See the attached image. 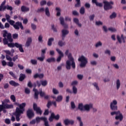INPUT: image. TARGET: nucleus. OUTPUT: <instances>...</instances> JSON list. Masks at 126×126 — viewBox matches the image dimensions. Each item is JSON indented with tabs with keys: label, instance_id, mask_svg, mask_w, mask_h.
Returning a JSON list of instances; mask_svg holds the SVG:
<instances>
[{
	"label": "nucleus",
	"instance_id": "nucleus-42",
	"mask_svg": "<svg viewBox=\"0 0 126 126\" xmlns=\"http://www.w3.org/2000/svg\"><path fill=\"white\" fill-rule=\"evenodd\" d=\"M56 10H57V16H61V9L59 7H56Z\"/></svg>",
	"mask_w": 126,
	"mask_h": 126
},
{
	"label": "nucleus",
	"instance_id": "nucleus-6",
	"mask_svg": "<svg viewBox=\"0 0 126 126\" xmlns=\"http://www.w3.org/2000/svg\"><path fill=\"white\" fill-rule=\"evenodd\" d=\"M33 91L34 92V99H35L36 100H38L39 99V94L40 96V97H44L45 94V92L40 91L39 92H38V90L34 88L33 89Z\"/></svg>",
	"mask_w": 126,
	"mask_h": 126
},
{
	"label": "nucleus",
	"instance_id": "nucleus-30",
	"mask_svg": "<svg viewBox=\"0 0 126 126\" xmlns=\"http://www.w3.org/2000/svg\"><path fill=\"white\" fill-rule=\"evenodd\" d=\"M46 62H47V63H55V62H56V59H55V58L52 57V58H48L46 60Z\"/></svg>",
	"mask_w": 126,
	"mask_h": 126
},
{
	"label": "nucleus",
	"instance_id": "nucleus-47",
	"mask_svg": "<svg viewBox=\"0 0 126 126\" xmlns=\"http://www.w3.org/2000/svg\"><path fill=\"white\" fill-rule=\"evenodd\" d=\"M93 85H94V87L95 88V89H96V90H97V91H99V90H100V89L99 88V87L98 86V83H93Z\"/></svg>",
	"mask_w": 126,
	"mask_h": 126
},
{
	"label": "nucleus",
	"instance_id": "nucleus-62",
	"mask_svg": "<svg viewBox=\"0 0 126 126\" xmlns=\"http://www.w3.org/2000/svg\"><path fill=\"white\" fill-rule=\"evenodd\" d=\"M31 27L33 30H36V28H37V27L36 26V25L34 24H31Z\"/></svg>",
	"mask_w": 126,
	"mask_h": 126
},
{
	"label": "nucleus",
	"instance_id": "nucleus-7",
	"mask_svg": "<svg viewBox=\"0 0 126 126\" xmlns=\"http://www.w3.org/2000/svg\"><path fill=\"white\" fill-rule=\"evenodd\" d=\"M103 3L104 10H109V9H112V8H113V6L111 4L114 5V2L112 1L110 2L104 1H103Z\"/></svg>",
	"mask_w": 126,
	"mask_h": 126
},
{
	"label": "nucleus",
	"instance_id": "nucleus-34",
	"mask_svg": "<svg viewBox=\"0 0 126 126\" xmlns=\"http://www.w3.org/2000/svg\"><path fill=\"white\" fill-rule=\"evenodd\" d=\"M116 86L118 90L120 89V87H121V82L119 79H118L116 81Z\"/></svg>",
	"mask_w": 126,
	"mask_h": 126
},
{
	"label": "nucleus",
	"instance_id": "nucleus-49",
	"mask_svg": "<svg viewBox=\"0 0 126 126\" xmlns=\"http://www.w3.org/2000/svg\"><path fill=\"white\" fill-rule=\"evenodd\" d=\"M94 18H95V15L93 14L89 16V19L90 21H93L94 20Z\"/></svg>",
	"mask_w": 126,
	"mask_h": 126
},
{
	"label": "nucleus",
	"instance_id": "nucleus-15",
	"mask_svg": "<svg viewBox=\"0 0 126 126\" xmlns=\"http://www.w3.org/2000/svg\"><path fill=\"white\" fill-rule=\"evenodd\" d=\"M126 37H124V35L122 34L121 36H120V35H118L117 36V39L119 42V43H120V44H122V40L123 42V43H126V40H125V38Z\"/></svg>",
	"mask_w": 126,
	"mask_h": 126
},
{
	"label": "nucleus",
	"instance_id": "nucleus-4",
	"mask_svg": "<svg viewBox=\"0 0 126 126\" xmlns=\"http://www.w3.org/2000/svg\"><path fill=\"white\" fill-rule=\"evenodd\" d=\"M7 46L8 47H9V48H14V47H16V48H18L19 49L21 53H24V50H23V48H22V45L19 44L17 42H16L15 43H8Z\"/></svg>",
	"mask_w": 126,
	"mask_h": 126
},
{
	"label": "nucleus",
	"instance_id": "nucleus-50",
	"mask_svg": "<svg viewBox=\"0 0 126 126\" xmlns=\"http://www.w3.org/2000/svg\"><path fill=\"white\" fill-rule=\"evenodd\" d=\"M8 22H9V24H10L12 26H13V27H14V24L15 23V22L14 21L10 20L9 21H8Z\"/></svg>",
	"mask_w": 126,
	"mask_h": 126
},
{
	"label": "nucleus",
	"instance_id": "nucleus-51",
	"mask_svg": "<svg viewBox=\"0 0 126 126\" xmlns=\"http://www.w3.org/2000/svg\"><path fill=\"white\" fill-rule=\"evenodd\" d=\"M95 25L96 26H100V25H103V23L100 21L95 22Z\"/></svg>",
	"mask_w": 126,
	"mask_h": 126
},
{
	"label": "nucleus",
	"instance_id": "nucleus-38",
	"mask_svg": "<svg viewBox=\"0 0 126 126\" xmlns=\"http://www.w3.org/2000/svg\"><path fill=\"white\" fill-rule=\"evenodd\" d=\"M45 11L46 15H47V16L49 17L50 15V11L49 10V8L46 7Z\"/></svg>",
	"mask_w": 126,
	"mask_h": 126
},
{
	"label": "nucleus",
	"instance_id": "nucleus-2",
	"mask_svg": "<svg viewBox=\"0 0 126 126\" xmlns=\"http://www.w3.org/2000/svg\"><path fill=\"white\" fill-rule=\"evenodd\" d=\"M68 60H67L66 62V68L67 70H70V68H71V66L73 69L75 68V62H74V59L73 58H72V56H71V54H69L68 55Z\"/></svg>",
	"mask_w": 126,
	"mask_h": 126
},
{
	"label": "nucleus",
	"instance_id": "nucleus-54",
	"mask_svg": "<svg viewBox=\"0 0 126 126\" xmlns=\"http://www.w3.org/2000/svg\"><path fill=\"white\" fill-rule=\"evenodd\" d=\"M9 74H10V75H11L12 77H13L14 78H17L16 75H15L14 73H13V72L12 71H10L9 72Z\"/></svg>",
	"mask_w": 126,
	"mask_h": 126
},
{
	"label": "nucleus",
	"instance_id": "nucleus-29",
	"mask_svg": "<svg viewBox=\"0 0 126 126\" xmlns=\"http://www.w3.org/2000/svg\"><path fill=\"white\" fill-rule=\"evenodd\" d=\"M41 121H45V117H37L35 118V122H36L37 124H38Z\"/></svg>",
	"mask_w": 126,
	"mask_h": 126
},
{
	"label": "nucleus",
	"instance_id": "nucleus-43",
	"mask_svg": "<svg viewBox=\"0 0 126 126\" xmlns=\"http://www.w3.org/2000/svg\"><path fill=\"white\" fill-rule=\"evenodd\" d=\"M80 13L81 14H84L85 13V8L84 7H82L80 9Z\"/></svg>",
	"mask_w": 126,
	"mask_h": 126
},
{
	"label": "nucleus",
	"instance_id": "nucleus-60",
	"mask_svg": "<svg viewBox=\"0 0 126 126\" xmlns=\"http://www.w3.org/2000/svg\"><path fill=\"white\" fill-rule=\"evenodd\" d=\"M5 17H6V19L7 22H8V21H9V20H10V16H9V15L6 14Z\"/></svg>",
	"mask_w": 126,
	"mask_h": 126
},
{
	"label": "nucleus",
	"instance_id": "nucleus-32",
	"mask_svg": "<svg viewBox=\"0 0 126 126\" xmlns=\"http://www.w3.org/2000/svg\"><path fill=\"white\" fill-rule=\"evenodd\" d=\"M58 45L60 47H63L65 45V42L60 40L58 41Z\"/></svg>",
	"mask_w": 126,
	"mask_h": 126
},
{
	"label": "nucleus",
	"instance_id": "nucleus-52",
	"mask_svg": "<svg viewBox=\"0 0 126 126\" xmlns=\"http://www.w3.org/2000/svg\"><path fill=\"white\" fill-rule=\"evenodd\" d=\"M31 63L34 65H36L37 64V60L32 59L31 60Z\"/></svg>",
	"mask_w": 126,
	"mask_h": 126
},
{
	"label": "nucleus",
	"instance_id": "nucleus-16",
	"mask_svg": "<svg viewBox=\"0 0 126 126\" xmlns=\"http://www.w3.org/2000/svg\"><path fill=\"white\" fill-rule=\"evenodd\" d=\"M6 3V1L4 0L1 3L0 5V11H4L5 9H6V5L5 6V3Z\"/></svg>",
	"mask_w": 126,
	"mask_h": 126
},
{
	"label": "nucleus",
	"instance_id": "nucleus-61",
	"mask_svg": "<svg viewBox=\"0 0 126 126\" xmlns=\"http://www.w3.org/2000/svg\"><path fill=\"white\" fill-rule=\"evenodd\" d=\"M100 46H102V42L99 41L97 43L95 44V47L98 48V47H100Z\"/></svg>",
	"mask_w": 126,
	"mask_h": 126
},
{
	"label": "nucleus",
	"instance_id": "nucleus-31",
	"mask_svg": "<svg viewBox=\"0 0 126 126\" xmlns=\"http://www.w3.org/2000/svg\"><path fill=\"white\" fill-rule=\"evenodd\" d=\"M78 109H79L80 111H84V106H83V103H79L78 104Z\"/></svg>",
	"mask_w": 126,
	"mask_h": 126
},
{
	"label": "nucleus",
	"instance_id": "nucleus-8",
	"mask_svg": "<svg viewBox=\"0 0 126 126\" xmlns=\"http://www.w3.org/2000/svg\"><path fill=\"white\" fill-rule=\"evenodd\" d=\"M48 120L50 123H52L54 120H56V121H59L60 120V115L57 114V115H55V113L52 112Z\"/></svg>",
	"mask_w": 126,
	"mask_h": 126
},
{
	"label": "nucleus",
	"instance_id": "nucleus-19",
	"mask_svg": "<svg viewBox=\"0 0 126 126\" xmlns=\"http://www.w3.org/2000/svg\"><path fill=\"white\" fill-rule=\"evenodd\" d=\"M32 43V37H30L28 38L26 43L25 44L26 47H30V45Z\"/></svg>",
	"mask_w": 126,
	"mask_h": 126
},
{
	"label": "nucleus",
	"instance_id": "nucleus-55",
	"mask_svg": "<svg viewBox=\"0 0 126 126\" xmlns=\"http://www.w3.org/2000/svg\"><path fill=\"white\" fill-rule=\"evenodd\" d=\"M75 107H76V106H75V104L74 103V102L72 101L71 102V109H72L73 110V109H75Z\"/></svg>",
	"mask_w": 126,
	"mask_h": 126
},
{
	"label": "nucleus",
	"instance_id": "nucleus-53",
	"mask_svg": "<svg viewBox=\"0 0 126 126\" xmlns=\"http://www.w3.org/2000/svg\"><path fill=\"white\" fill-rule=\"evenodd\" d=\"M63 122L65 126H68L69 125V120L65 119Z\"/></svg>",
	"mask_w": 126,
	"mask_h": 126
},
{
	"label": "nucleus",
	"instance_id": "nucleus-14",
	"mask_svg": "<svg viewBox=\"0 0 126 126\" xmlns=\"http://www.w3.org/2000/svg\"><path fill=\"white\" fill-rule=\"evenodd\" d=\"M56 51L60 55L59 57L57 59V62L58 63H60V62L62 61V58L63 57V52H62V51L59 50V48H57Z\"/></svg>",
	"mask_w": 126,
	"mask_h": 126
},
{
	"label": "nucleus",
	"instance_id": "nucleus-39",
	"mask_svg": "<svg viewBox=\"0 0 126 126\" xmlns=\"http://www.w3.org/2000/svg\"><path fill=\"white\" fill-rule=\"evenodd\" d=\"M41 85L42 86H47L48 85V82L47 80H41Z\"/></svg>",
	"mask_w": 126,
	"mask_h": 126
},
{
	"label": "nucleus",
	"instance_id": "nucleus-41",
	"mask_svg": "<svg viewBox=\"0 0 126 126\" xmlns=\"http://www.w3.org/2000/svg\"><path fill=\"white\" fill-rule=\"evenodd\" d=\"M43 121L44 122L45 126H50V125H49V122L48 121V119H47V118L45 117L44 120H43Z\"/></svg>",
	"mask_w": 126,
	"mask_h": 126
},
{
	"label": "nucleus",
	"instance_id": "nucleus-63",
	"mask_svg": "<svg viewBox=\"0 0 126 126\" xmlns=\"http://www.w3.org/2000/svg\"><path fill=\"white\" fill-rule=\"evenodd\" d=\"M49 109H45L44 113H43V115L44 116H48V115H49Z\"/></svg>",
	"mask_w": 126,
	"mask_h": 126
},
{
	"label": "nucleus",
	"instance_id": "nucleus-35",
	"mask_svg": "<svg viewBox=\"0 0 126 126\" xmlns=\"http://www.w3.org/2000/svg\"><path fill=\"white\" fill-rule=\"evenodd\" d=\"M75 1L77 3L75 4V7H79L81 5L80 0H75Z\"/></svg>",
	"mask_w": 126,
	"mask_h": 126
},
{
	"label": "nucleus",
	"instance_id": "nucleus-28",
	"mask_svg": "<svg viewBox=\"0 0 126 126\" xmlns=\"http://www.w3.org/2000/svg\"><path fill=\"white\" fill-rule=\"evenodd\" d=\"M54 40L55 39L53 37H51V38H50L49 39H48V41L47 42L48 46H49V47H51V46H52L53 42H54Z\"/></svg>",
	"mask_w": 126,
	"mask_h": 126
},
{
	"label": "nucleus",
	"instance_id": "nucleus-12",
	"mask_svg": "<svg viewBox=\"0 0 126 126\" xmlns=\"http://www.w3.org/2000/svg\"><path fill=\"white\" fill-rule=\"evenodd\" d=\"M14 28H15L16 30H19V29H21V30H23V29H24V28L22 25V23L20 22H16L14 25Z\"/></svg>",
	"mask_w": 126,
	"mask_h": 126
},
{
	"label": "nucleus",
	"instance_id": "nucleus-26",
	"mask_svg": "<svg viewBox=\"0 0 126 126\" xmlns=\"http://www.w3.org/2000/svg\"><path fill=\"white\" fill-rule=\"evenodd\" d=\"M28 86L30 88H32V87H34V88H36V87H37V85H36V83H33V84H32V83L30 81L28 83Z\"/></svg>",
	"mask_w": 126,
	"mask_h": 126
},
{
	"label": "nucleus",
	"instance_id": "nucleus-56",
	"mask_svg": "<svg viewBox=\"0 0 126 126\" xmlns=\"http://www.w3.org/2000/svg\"><path fill=\"white\" fill-rule=\"evenodd\" d=\"M38 61H40V62H44V60H45V56H42V57H38Z\"/></svg>",
	"mask_w": 126,
	"mask_h": 126
},
{
	"label": "nucleus",
	"instance_id": "nucleus-5",
	"mask_svg": "<svg viewBox=\"0 0 126 126\" xmlns=\"http://www.w3.org/2000/svg\"><path fill=\"white\" fill-rule=\"evenodd\" d=\"M78 61L81 63L80 64V66L81 67H85L88 63L87 59H86V58H85V57H84L83 55H82L80 57H79Z\"/></svg>",
	"mask_w": 126,
	"mask_h": 126
},
{
	"label": "nucleus",
	"instance_id": "nucleus-59",
	"mask_svg": "<svg viewBox=\"0 0 126 126\" xmlns=\"http://www.w3.org/2000/svg\"><path fill=\"white\" fill-rule=\"evenodd\" d=\"M25 92L26 94H30V89L27 88L25 89Z\"/></svg>",
	"mask_w": 126,
	"mask_h": 126
},
{
	"label": "nucleus",
	"instance_id": "nucleus-17",
	"mask_svg": "<svg viewBox=\"0 0 126 126\" xmlns=\"http://www.w3.org/2000/svg\"><path fill=\"white\" fill-rule=\"evenodd\" d=\"M21 10L22 12H28L30 10V8L25 5H22L21 7Z\"/></svg>",
	"mask_w": 126,
	"mask_h": 126
},
{
	"label": "nucleus",
	"instance_id": "nucleus-37",
	"mask_svg": "<svg viewBox=\"0 0 126 126\" xmlns=\"http://www.w3.org/2000/svg\"><path fill=\"white\" fill-rule=\"evenodd\" d=\"M10 99L14 103L16 102V98L15 97V95H14V94L11 95Z\"/></svg>",
	"mask_w": 126,
	"mask_h": 126
},
{
	"label": "nucleus",
	"instance_id": "nucleus-25",
	"mask_svg": "<svg viewBox=\"0 0 126 126\" xmlns=\"http://www.w3.org/2000/svg\"><path fill=\"white\" fill-rule=\"evenodd\" d=\"M92 1L93 3H95L96 6H99V7H102V6H103V3L98 2L97 0H92Z\"/></svg>",
	"mask_w": 126,
	"mask_h": 126
},
{
	"label": "nucleus",
	"instance_id": "nucleus-10",
	"mask_svg": "<svg viewBox=\"0 0 126 126\" xmlns=\"http://www.w3.org/2000/svg\"><path fill=\"white\" fill-rule=\"evenodd\" d=\"M9 102H10V100H9V99H5L3 100V101H1L2 105V103H3L4 106H6L7 107L8 106V108H6V109H13V105L8 104L7 103H9Z\"/></svg>",
	"mask_w": 126,
	"mask_h": 126
},
{
	"label": "nucleus",
	"instance_id": "nucleus-64",
	"mask_svg": "<svg viewBox=\"0 0 126 126\" xmlns=\"http://www.w3.org/2000/svg\"><path fill=\"white\" fill-rule=\"evenodd\" d=\"M38 41L40 43L43 42V36H42L41 35L38 36Z\"/></svg>",
	"mask_w": 126,
	"mask_h": 126
},
{
	"label": "nucleus",
	"instance_id": "nucleus-45",
	"mask_svg": "<svg viewBox=\"0 0 126 126\" xmlns=\"http://www.w3.org/2000/svg\"><path fill=\"white\" fill-rule=\"evenodd\" d=\"M6 9L7 10H10V11H12L13 10V8H12V6H9V5H6Z\"/></svg>",
	"mask_w": 126,
	"mask_h": 126
},
{
	"label": "nucleus",
	"instance_id": "nucleus-23",
	"mask_svg": "<svg viewBox=\"0 0 126 126\" xmlns=\"http://www.w3.org/2000/svg\"><path fill=\"white\" fill-rule=\"evenodd\" d=\"M9 85H11L12 86H14V87H16V86H19V83H16V82L11 80L9 82Z\"/></svg>",
	"mask_w": 126,
	"mask_h": 126
},
{
	"label": "nucleus",
	"instance_id": "nucleus-22",
	"mask_svg": "<svg viewBox=\"0 0 126 126\" xmlns=\"http://www.w3.org/2000/svg\"><path fill=\"white\" fill-rule=\"evenodd\" d=\"M33 78L34 79L39 78L40 79H42V78H44V74H35L33 76Z\"/></svg>",
	"mask_w": 126,
	"mask_h": 126
},
{
	"label": "nucleus",
	"instance_id": "nucleus-21",
	"mask_svg": "<svg viewBox=\"0 0 126 126\" xmlns=\"http://www.w3.org/2000/svg\"><path fill=\"white\" fill-rule=\"evenodd\" d=\"M59 20L60 21V23L62 26H64L65 28H67V26L64 24V19L63 17H60Z\"/></svg>",
	"mask_w": 126,
	"mask_h": 126
},
{
	"label": "nucleus",
	"instance_id": "nucleus-3",
	"mask_svg": "<svg viewBox=\"0 0 126 126\" xmlns=\"http://www.w3.org/2000/svg\"><path fill=\"white\" fill-rule=\"evenodd\" d=\"M3 43L4 45H8V41L10 43L13 42V39H12V36H11V33H8L7 32H4L3 34Z\"/></svg>",
	"mask_w": 126,
	"mask_h": 126
},
{
	"label": "nucleus",
	"instance_id": "nucleus-18",
	"mask_svg": "<svg viewBox=\"0 0 126 126\" xmlns=\"http://www.w3.org/2000/svg\"><path fill=\"white\" fill-rule=\"evenodd\" d=\"M93 107V105L91 104H86L84 105V111H90V109Z\"/></svg>",
	"mask_w": 126,
	"mask_h": 126
},
{
	"label": "nucleus",
	"instance_id": "nucleus-36",
	"mask_svg": "<svg viewBox=\"0 0 126 126\" xmlns=\"http://www.w3.org/2000/svg\"><path fill=\"white\" fill-rule=\"evenodd\" d=\"M117 17V13L114 12L110 16V19H113V18H116Z\"/></svg>",
	"mask_w": 126,
	"mask_h": 126
},
{
	"label": "nucleus",
	"instance_id": "nucleus-48",
	"mask_svg": "<svg viewBox=\"0 0 126 126\" xmlns=\"http://www.w3.org/2000/svg\"><path fill=\"white\" fill-rule=\"evenodd\" d=\"M119 114H120V111H114V112H112L111 113V116H114V115H116V116H118V115H119Z\"/></svg>",
	"mask_w": 126,
	"mask_h": 126
},
{
	"label": "nucleus",
	"instance_id": "nucleus-11",
	"mask_svg": "<svg viewBox=\"0 0 126 126\" xmlns=\"http://www.w3.org/2000/svg\"><path fill=\"white\" fill-rule=\"evenodd\" d=\"M33 109L34 111L36 112V114H37V115H42V110H41V108L37 106V104L35 103H33Z\"/></svg>",
	"mask_w": 126,
	"mask_h": 126
},
{
	"label": "nucleus",
	"instance_id": "nucleus-58",
	"mask_svg": "<svg viewBox=\"0 0 126 126\" xmlns=\"http://www.w3.org/2000/svg\"><path fill=\"white\" fill-rule=\"evenodd\" d=\"M52 102H51V101H48L47 104V108H48V109H50V107H51V106H52Z\"/></svg>",
	"mask_w": 126,
	"mask_h": 126
},
{
	"label": "nucleus",
	"instance_id": "nucleus-33",
	"mask_svg": "<svg viewBox=\"0 0 126 126\" xmlns=\"http://www.w3.org/2000/svg\"><path fill=\"white\" fill-rule=\"evenodd\" d=\"M6 108H8V106L4 105L3 103L2 104L0 105V112L2 111L4 109H6Z\"/></svg>",
	"mask_w": 126,
	"mask_h": 126
},
{
	"label": "nucleus",
	"instance_id": "nucleus-13",
	"mask_svg": "<svg viewBox=\"0 0 126 126\" xmlns=\"http://www.w3.org/2000/svg\"><path fill=\"white\" fill-rule=\"evenodd\" d=\"M27 116L29 119H32V118H34L35 116V114H34V112L33 110L31 109H29L27 111Z\"/></svg>",
	"mask_w": 126,
	"mask_h": 126
},
{
	"label": "nucleus",
	"instance_id": "nucleus-9",
	"mask_svg": "<svg viewBox=\"0 0 126 126\" xmlns=\"http://www.w3.org/2000/svg\"><path fill=\"white\" fill-rule=\"evenodd\" d=\"M118 101L116 100H114L110 103V109L112 111H117L118 110Z\"/></svg>",
	"mask_w": 126,
	"mask_h": 126
},
{
	"label": "nucleus",
	"instance_id": "nucleus-24",
	"mask_svg": "<svg viewBox=\"0 0 126 126\" xmlns=\"http://www.w3.org/2000/svg\"><path fill=\"white\" fill-rule=\"evenodd\" d=\"M25 78H26V75H25V74L21 73L19 78V81L22 82V81H23V80H24Z\"/></svg>",
	"mask_w": 126,
	"mask_h": 126
},
{
	"label": "nucleus",
	"instance_id": "nucleus-1",
	"mask_svg": "<svg viewBox=\"0 0 126 126\" xmlns=\"http://www.w3.org/2000/svg\"><path fill=\"white\" fill-rule=\"evenodd\" d=\"M19 107H16V111L14 113V115L15 116L16 120L17 122L20 121V116L23 114L24 111H25V107L26 106V103H22V104H18Z\"/></svg>",
	"mask_w": 126,
	"mask_h": 126
},
{
	"label": "nucleus",
	"instance_id": "nucleus-20",
	"mask_svg": "<svg viewBox=\"0 0 126 126\" xmlns=\"http://www.w3.org/2000/svg\"><path fill=\"white\" fill-rule=\"evenodd\" d=\"M118 116L117 115L115 117L116 120H120L121 122L123 121V119H124V116H123V114L121 113V111H119V113H118Z\"/></svg>",
	"mask_w": 126,
	"mask_h": 126
},
{
	"label": "nucleus",
	"instance_id": "nucleus-57",
	"mask_svg": "<svg viewBox=\"0 0 126 126\" xmlns=\"http://www.w3.org/2000/svg\"><path fill=\"white\" fill-rule=\"evenodd\" d=\"M108 30L111 31V32H116L117 30L114 28H109Z\"/></svg>",
	"mask_w": 126,
	"mask_h": 126
},
{
	"label": "nucleus",
	"instance_id": "nucleus-27",
	"mask_svg": "<svg viewBox=\"0 0 126 126\" xmlns=\"http://www.w3.org/2000/svg\"><path fill=\"white\" fill-rule=\"evenodd\" d=\"M73 21L77 25H78V27H81L82 26V25L79 23V20H78V19L74 18L73 19Z\"/></svg>",
	"mask_w": 126,
	"mask_h": 126
},
{
	"label": "nucleus",
	"instance_id": "nucleus-40",
	"mask_svg": "<svg viewBox=\"0 0 126 126\" xmlns=\"http://www.w3.org/2000/svg\"><path fill=\"white\" fill-rule=\"evenodd\" d=\"M56 102H62L63 101V96L59 95L56 100Z\"/></svg>",
	"mask_w": 126,
	"mask_h": 126
},
{
	"label": "nucleus",
	"instance_id": "nucleus-46",
	"mask_svg": "<svg viewBox=\"0 0 126 126\" xmlns=\"http://www.w3.org/2000/svg\"><path fill=\"white\" fill-rule=\"evenodd\" d=\"M72 90H73V93L74 94H77V88H76V86H73Z\"/></svg>",
	"mask_w": 126,
	"mask_h": 126
},
{
	"label": "nucleus",
	"instance_id": "nucleus-44",
	"mask_svg": "<svg viewBox=\"0 0 126 126\" xmlns=\"http://www.w3.org/2000/svg\"><path fill=\"white\" fill-rule=\"evenodd\" d=\"M34 83H36V86L39 88L41 85V80H37Z\"/></svg>",
	"mask_w": 126,
	"mask_h": 126
}]
</instances>
